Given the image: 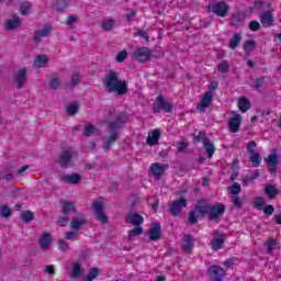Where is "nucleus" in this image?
I'll list each match as a JSON object with an SVG mask.
<instances>
[{
    "label": "nucleus",
    "instance_id": "obj_1",
    "mask_svg": "<svg viewBox=\"0 0 281 281\" xmlns=\"http://www.w3.org/2000/svg\"><path fill=\"white\" fill-rule=\"evenodd\" d=\"M102 87L106 93H117L126 95L128 93V82L122 80L120 72L109 70L102 78Z\"/></svg>",
    "mask_w": 281,
    "mask_h": 281
},
{
    "label": "nucleus",
    "instance_id": "obj_2",
    "mask_svg": "<svg viewBox=\"0 0 281 281\" xmlns=\"http://www.w3.org/2000/svg\"><path fill=\"white\" fill-rule=\"evenodd\" d=\"M126 122H128V114L125 112H120L112 121L108 123V142H117V135H120V131L126 125Z\"/></svg>",
    "mask_w": 281,
    "mask_h": 281
},
{
    "label": "nucleus",
    "instance_id": "obj_3",
    "mask_svg": "<svg viewBox=\"0 0 281 281\" xmlns=\"http://www.w3.org/2000/svg\"><path fill=\"white\" fill-rule=\"evenodd\" d=\"M154 113H172L175 111V105L170 101H166L162 94L156 97L155 102L153 103Z\"/></svg>",
    "mask_w": 281,
    "mask_h": 281
},
{
    "label": "nucleus",
    "instance_id": "obj_4",
    "mask_svg": "<svg viewBox=\"0 0 281 281\" xmlns=\"http://www.w3.org/2000/svg\"><path fill=\"white\" fill-rule=\"evenodd\" d=\"M207 10L209 12L215 14V16L225 19V16L229 14V4H227L225 1L212 2L207 5Z\"/></svg>",
    "mask_w": 281,
    "mask_h": 281
},
{
    "label": "nucleus",
    "instance_id": "obj_5",
    "mask_svg": "<svg viewBox=\"0 0 281 281\" xmlns=\"http://www.w3.org/2000/svg\"><path fill=\"white\" fill-rule=\"evenodd\" d=\"M132 58L137 63H148L153 58V49L146 46L138 47L133 52Z\"/></svg>",
    "mask_w": 281,
    "mask_h": 281
},
{
    "label": "nucleus",
    "instance_id": "obj_6",
    "mask_svg": "<svg viewBox=\"0 0 281 281\" xmlns=\"http://www.w3.org/2000/svg\"><path fill=\"white\" fill-rule=\"evenodd\" d=\"M92 210H94L95 214H97V218L98 221H100V223L104 224L106 223L108 218L106 215H104V198H98L93 204H92Z\"/></svg>",
    "mask_w": 281,
    "mask_h": 281
},
{
    "label": "nucleus",
    "instance_id": "obj_7",
    "mask_svg": "<svg viewBox=\"0 0 281 281\" xmlns=\"http://www.w3.org/2000/svg\"><path fill=\"white\" fill-rule=\"evenodd\" d=\"M214 100V94L212 91H206L202 95L200 103L196 105V110L199 113H205L210 106H212V101Z\"/></svg>",
    "mask_w": 281,
    "mask_h": 281
},
{
    "label": "nucleus",
    "instance_id": "obj_8",
    "mask_svg": "<svg viewBox=\"0 0 281 281\" xmlns=\"http://www.w3.org/2000/svg\"><path fill=\"white\" fill-rule=\"evenodd\" d=\"M75 159H78V153L66 150L59 156L58 164L61 168H67Z\"/></svg>",
    "mask_w": 281,
    "mask_h": 281
},
{
    "label": "nucleus",
    "instance_id": "obj_9",
    "mask_svg": "<svg viewBox=\"0 0 281 281\" xmlns=\"http://www.w3.org/2000/svg\"><path fill=\"white\" fill-rule=\"evenodd\" d=\"M256 143L251 142L247 145V151L250 155V161L252 164V166L255 168H258V166H260L261 161H262V157H260V155L258 154V151H256Z\"/></svg>",
    "mask_w": 281,
    "mask_h": 281
},
{
    "label": "nucleus",
    "instance_id": "obj_10",
    "mask_svg": "<svg viewBox=\"0 0 281 281\" xmlns=\"http://www.w3.org/2000/svg\"><path fill=\"white\" fill-rule=\"evenodd\" d=\"M259 21L262 25V27H273V23H276V18L273 16V11L271 10H266L263 11L260 16Z\"/></svg>",
    "mask_w": 281,
    "mask_h": 281
},
{
    "label": "nucleus",
    "instance_id": "obj_11",
    "mask_svg": "<svg viewBox=\"0 0 281 281\" xmlns=\"http://www.w3.org/2000/svg\"><path fill=\"white\" fill-rule=\"evenodd\" d=\"M266 164L269 168L270 175H276L278 172L280 157H278V155H276V153H272L266 158Z\"/></svg>",
    "mask_w": 281,
    "mask_h": 281
},
{
    "label": "nucleus",
    "instance_id": "obj_12",
    "mask_svg": "<svg viewBox=\"0 0 281 281\" xmlns=\"http://www.w3.org/2000/svg\"><path fill=\"white\" fill-rule=\"evenodd\" d=\"M13 80L18 89H23V85L27 82V69L21 68L13 75Z\"/></svg>",
    "mask_w": 281,
    "mask_h": 281
},
{
    "label": "nucleus",
    "instance_id": "obj_13",
    "mask_svg": "<svg viewBox=\"0 0 281 281\" xmlns=\"http://www.w3.org/2000/svg\"><path fill=\"white\" fill-rule=\"evenodd\" d=\"M149 170L155 179H161L166 175V170H168V165L156 162L150 166Z\"/></svg>",
    "mask_w": 281,
    "mask_h": 281
},
{
    "label": "nucleus",
    "instance_id": "obj_14",
    "mask_svg": "<svg viewBox=\"0 0 281 281\" xmlns=\"http://www.w3.org/2000/svg\"><path fill=\"white\" fill-rule=\"evenodd\" d=\"M209 271L213 281H222L225 276V270L221 266H211Z\"/></svg>",
    "mask_w": 281,
    "mask_h": 281
},
{
    "label": "nucleus",
    "instance_id": "obj_15",
    "mask_svg": "<svg viewBox=\"0 0 281 281\" xmlns=\"http://www.w3.org/2000/svg\"><path fill=\"white\" fill-rule=\"evenodd\" d=\"M187 205L188 200H186V198L173 201V203L171 204V214H173V216H179L183 207H186Z\"/></svg>",
    "mask_w": 281,
    "mask_h": 281
},
{
    "label": "nucleus",
    "instance_id": "obj_16",
    "mask_svg": "<svg viewBox=\"0 0 281 281\" xmlns=\"http://www.w3.org/2000/svg\"><path fill=\"white\" fill-rule=\"evenodd\" d=\"M126 221L133 225V227H142V225H144V216L138 213H128Z\"/></svg>",
    "mask_w": 281,
    "mask_h": 281
},
{
    "label": "nucleus",
    "instance_id": "obj_17",
    "mask_svg": "<svg viewBox=\"0 0 281 281\" xmlns=\"http://www.w3.org/2000/svg\"><path fill=\"white\" fill-rule=\"evenodd\" d=\"M222 214H225V205L216 204L210 207L211 221H216V218H218V216H222Z\"/></svg>",
    "mask_w": 281,
    "mask_h": 281
},
{
    "label": "nucleus",
    "instance_id": "obj_18",
    "mask_svg": "<svg viewBox=\"0 0 281 281\" xmlns=\"http://www.w3.org/2000/svg\"><path fill=\"white\" fill-rule=\"evenodd\" d=\"M192 249H194V238L190 235H184L182 238V250L184 254H192Z\"/></svg>",
    "mask_w": 281,
    "mask_h": 281
},
{
    "label": "nucleus",
    "instance_id": "obj_19",
    "mask_svg": "<svg viewBox=\"0 0 281 281\" xmlns=\"http://www.w3.org/2000/svg\"><path fill=\"white\" fill-rule=\"evenodd\" d=\"M240 114H235L228 121V128L231 133H238L240 131Z\"/></svg>",
    "mask_w": 281,
    "mask_h": 281
},
{
    "label": "nucleus",
    "instance_id": "obj_20",
    "mask_svg": "<svg viewBox=\"0 0 281 281\" xmlns=\"http://www.w3.org/2000/svg\"><path fill=\"white\" fill-rule=\"evenodd\" d=\"M22 21L21 18H19V15L13 14V20H5L4 21V26L5 30L12 31V30H16L18 27H21L22 25Z\"/></svg>",
    "mask_w": 281,
    "mask_h": 281
},
{
    "label": "nucleus",
    "instance_id": "obj_21",
    "mask_svg": "<svg viewBox=\"0 0 281 281\" xmlns=\"http://www.w3.org/2000/svg\"><path fill=\"white\" fill-rule=\"evenodd\" d=\"M50 32H52V29H47V27L40 31H35L33 33V41L35 45H38L43 38H47Z\"/></svg>",
    "mask_w": 281,
    "mask_h": 281
},
{
    "label": "nucleus",
    "instance_id": "obj_22",
    "mask_svg": "<svg viewBox=\"0 0 281 281\" xmlns=\"http://www.w3.org/2000/svg\"><path fill=\"white\" fill-rule=\"evenodd\" d=\"M59 179L60 181H63V183H68L70 186H76L80 183V175L78 173L64 175V176H60Z\"/></svg>",
    "mask_w": 281,
    "mask_h": 281
},
{
    "label": "nucleus",
    "instance_id": "obj_23",
    "mask_svg": "<svg viewBox=\"0 0 281 281\" xmlns=\"http://www.w3.org/2000/svg\"><path fill=\"white\" fill-rule=\"evenodd\" d=\"M149 240H159L161 238V225L154 224L148 232Z\"/></svg>",
    "mask_w": 281,
    "mask_h": 281
},
{
    "label": "nucleus",
    "instance_id": "obj_24",
    "mask_svg": "<svg viewBox=\"0 0 281 281\" xmlns=\"http://www.w3.org/2000/svg\"><path fill=\"white\" fill-rule=\"evenodd\" d=\"M82 265L80 262H74L70 270V280H78L81 273H83Z\"/></svg>",
    "mask_w": 281,
    "mask_h": 281
},
{
    "label": "nucleus",
    "instance_id": "obj_25",
    "mask_svg": "<svg viewBox=\"0 0 281 281\" xmlns=\"http://www.w3.org/2000/svg\"><path fill=\"white\" fill-rule=\"evenodd\" d=\"M85 225H87V218H85V216H78L71 221L70 228H72L75 232H78V229L85 227Z\"/></svg>",
    "mask_w": 281,
    "mask_h": 281
},
{
    "label": "nucleus",
    "instance_id": "obj_26",
    "mask_svg": "<svg viewBox=\"0 0 281 281\" xmlns=\"http://www.w3.org/2000/svg\"><path fill=\"white\" fill-rule=\"evenodd\" d=\"M240 43H243V35H240L239 33H234L229 41L228 47L233 50L237 49Z\"/></svg>",
    "mask_w": 281,
    "mask_h": 281
},
{
    "label": "nucleus",
    "instance_id": "obj_27",
    "mask_svg": "<svg viewBox=\"0 0 281 281\" xmlns=\"http://www.w3.org/2000/svg\"><path fill=\"white\" fill-rule=\"evenodd\" d=\"M225 238H226L225 234H222V235H220L217 237H214L212 239L211 244H212V247L215 251H218V249H223Z\"/></svg>",
    "mask_w": 281,
    "mask_h": 281
},
{
    "label": "nucleus",
    "instance_id": "obj_28",
    "mask_svg": "<svg viewBox=\"0 0 281 281\" xmlns=\"http://www.w3.org/2000/svg\"><path fill=\"white\" fill-rule=\"evenodd\" d=\"M142 234H144V227L135 226V228L131 229L127 233V239L130 240V243H133V240H135V238H137V236H142Z\"/></svg>",
    "mask_w": 281,
    "mask_h": 281
},
{
    "label": "nucleus",
    "instance_id": "obj_29",
    "mask_svg": "<svg viewBox=\"0 0 281 281\" xmlns=\"http://www.w3.org/2000/svg\"><path fill=\"white\" fill-rule=\"evenodd\" d=\"M61 211L64 214H76V204L70 201H64Z\"/></svg>",
    "mask_w": 281,
    "mask_h": 281
},
{
    "label": "nucleus",
    "instance_id": "obj_30",
    "mask_svg": "<svg viewBox=\"0 0 281 281\" xmlns=\"http://www.w3.org/2000/svg\"><path fill=\"white\" fill-rule=\"evenodd\" d=\"M40 245L42 249H49V247H52V235L44 233L40 238Z\"/></svg>",
    "mask_w": 281,
    "mask_h": 281
},
{
    "label": "nucleus",
    "instance_id": "obj_31",
    "mask_svg": "<svg viewBox=\"0 0 281 281\" xmlns=\"http://www.w3.org/2000/svg\"><path fill=\"white\" fill-rule=\"evenodd\" d=\"M47 63H49V57H47V55H38L34 60V65L38 69L46 67Z\"/></svg>",
    "mask_w": 281,
    "mask_h": 281
},
{
    "label": "nucleus",
    "instance_id": "obj_32",
    "mask_svg": "<svg viewBox=\"0 0 281 281\" xmlns=\"http://www.w3.org/2000/svg\"><path fill=\"white\" fill-rule=\"evenodd\" d=\"M238 109L241 111V113H247L249 109H251V103L247 100V98L241 97L238 101Z\"/></svg>",
    "mask_w": 281,
    "mask_h": 281
},
{
    "label": "nucleus",
    "instance_id": "obj_33",
    "mask_svg": "<svg viewBox=\"0 0 281 281\" xmlns=\"http://www.w3.org/2000/svg\"><path fill=\"white\" fill-rule=\"evenodd\" d=\"M82 78L80 77V74L75 72L70 77V82L66 83V87H69L70 89H75V87H78L80 85Z\"/></svg>",
    "mask_w": 281,
    "mask_h": 281
},
{
    "label": "nucleus",
    "instance_id": "obj_34",
    "mask_svg": "<svg viewBox=\"0 0 281 281\" xmlns=\"http://www.w3.org/2000/svg\"><path fill=\"white\" fill-rule=\"evenodd\" d=\"M30 10H32V2L30 1L23 2L19 8V12L22 16H27V14H30Z\"/></svg>",
    "mask_w": 281,
    "mask_h": 281
},
{
    "label": "nucleus",
    "instance_id": "obj_35",
    "mask_svg": "<svg viewBox=\"0 0 281 281\" xmlns=\"http://www.w3.org/2000/svg\"><path fill=\"white\" fill-rule=\"evenodd\" d=\"M159 139H161V131H159V128H155L150 134H148L146 142H159Z\"/></svg>",
    "mask_w": 281,
    "mask_h": 281
},
{
    "label": "nucleus",
    "instance_id": "obj_36",
    "mask_svg": "<svg viewBox=\"0 0 281 281\" xmlns=\"http://www.w3.org/2000/svg\"><path fill=\"white\" fill-rule=\"evenodd\" d=\"M97 132H98V128L93 124H87L83 127V136L85 137H91V135H95Z\"/></svg>",
    "mask_w": 281,
    "mask_h": 281
},
{
    "label": "nucleus",
    "instance_id": "obj_37",
    "mask_svg": "<svg viewBox=\"0 0 281 281\" xmlns=\"http://www.w3.org/2000/svg\"><path fill=\"white\" fill-rule=\"evenodd\" d=\"M266 194H268L269 199H276L278 196V189L273 184L266 186Z\"/></svg>",
    "mask_w": 281,
    "mask_h": 281
},
{
    "label": "nucleus",
    "instance_id": "obj_38",
    "mask_svg": "<svg viewBox=\"0 0 281 281\" xmlns=\"http://www.w3.org/2000/svg\"><path fill=\"white\" fill-rule=\"evenodd\" d=\"M204 150H205L209 159H212L216 148L214 147V144H212L210 142H205L204 143Z\"/></svg>",
    "mask_w": 281,
    "mask_h": 281
},
{
    "label": "nucleus",
    "instance_id": "obj_39",
    "mask_svg": "<svg viewBox=\"0 0 281 281\" xmlns=\"http://www.w3.org/2000/svg\"><path fill=\"white\" fill-rule=\"evenodd\" d=\"M255 47H256V42L254 40H247L244 43L245 54L249 55L250 52H254Z\"/></svg>",
    "mask_w": 281,
    "mask_h": 281
},
{
    "label": "nucleus",
    "instance_id": "obj_40",
    "mask_svg": "<svg viewBox=\"0 0 281 281\" xmlns=\"http://www.w3.org/2000/svg\"><path fill=\"white\" fill-rule=\"evenodd\" d=\"M209 211L210 206L204 203H198V205L195 206V212H198L200 216H204V214H207Z\"/></svg>",
    "mask_w": 281,
    "mask_h": 281
},
{
    "label": "nucleus",
    "instance_id": "obj_41",
    "mask_svg": "<svg viewBox=\"0 0 281 281\" xmlns=\"http://www.w3.org/2000/svg\"><path fill=\"white\" fill-rule=\"evenodd\" d=\"M134 30H135L134 36H139L140 38H145L147 43L150 41V36L148 35V32L139 27H135Z\"/></svg>",
    "mask_w": 281,
    "mask_h": 281
},
{
    "label": "nucleus",
    "instance_id": "obj_42",
    "mask_svg": "<svg viewBox=\"0 0 281 281\" xmlns=\"http://www.w3.org/2000/svg\"><path fill=\"white\" fill-rule=\"evenodd\" d=\"M78 111H80V106H78V104H76V103H72V104H69L68 106H66L67 115L74 116V115H76V113H78Z\"/></svg>",
    "mask_w": 281,
    "mask_h": 281
},
{
    "label": "nucleus",
    "instance_id": "obj_43",
    "mask_svg": "<svg viewBox=\"0 0 281 281\" xmlns=\"http://www.w3.org/2000/svg\"><path fill=\"white\" fill-rule=\"evenodd\" d=\"M12 214V209L8 205H2L0 207V216H2V218H9V216Z\"/></svg>",
    "mask_w": 281,
    "mask_h": 281
},
{
    "label": "nucleus",
    "instance_id": "obj_44",
    "mask_svg": "<svg viewBox=\"0 0 281 281\" xmlns=\"http://www.w3.org/2000/svg\"><path fill=\"white\" fill-rule=\"evenodd\" d=\"M67 8H69V2H67V0L57 1V3H56L57 12H65V10H67Z\"/></svg>",
    "mask_w": 281,
    "mask_h": 281
},
{
    "label": "nucleus",
    "instance_id": "obj_45",
    "mask_svg": "<svg viewBox=\"0 0 281 281\" xmlns=\"http://www.w3.org/2000/svg\"><path fill=\"white\" fill-rule=\"evenodd\" d=\"M217 71L221 74H227L229 71V63L227 60H223L217 65Z\"/></svg>",
    "mask_w": 281,
    "mask_h": 281
},
{
    "label": "nucleus",
    "instance_id": "obj_46",
    "mask_svg": "<svg viewBox=\"0 0 281 281\" xmlns=\"http://www.w3.org/2000/svg\"><path fill=\"white\" fill-rule=\"evenodd\" d=\"M114 25H115V21L108 20L102 23V29L104 30V32H111Z\"/></svg>",
    "mask_w": 281,
    "mask_h": 281
},
{
    "label": "nucleus",
    "instance_id": "obj_47",
    "mask_svg": "<svg viewBox=\"0 0 281 281\" xmlns=\"http://www.w3.org/2000/svg\"><path fill=\"white\" fill-rule=\"evenodd\" d=\"M49 87L53 91H56L58 87H60V79L58 77H53L50 79Z\"/></svg>",
    "mask_w": 281,
    "mask_h": 281
},
{
    "label": "nucleus",
    "instance_id": "obj_48",
    "mask_svg": "<svg viewBox=\"0 0 281 281\" xmlns=\"http://www.w3.org/2000/svg\"><path fill=\"white\" fill-rule=\"evenodd\" d=\"M78 236H80V233L78 232H68V233H65L64 238L66 240H77Z\"/></svg>",
    "mask_w": 281,
    "mask_h": 281
},
{
    "label": "nucleus",
    "instance_id": "obj_49",
    "mask_svg": "<svg viewBox=\"0 0 281 281\" xmlns=\"http://www.w3.org/2000/svg\"><path fill=\"white\" fill-rule=\"evenodd\" d=\"M135 16H137V11H135V10H132L131 12L125 13V14L123 15V18H125V20H126L128 23H133V21H135Z\"/></svg>",
    "mask_w": 281,
    "mask_h": 281
},
{
    "label": "nucleus",
    "instance_id": "obj_50",
    "mask_svg": "<svg viewBox=\"0 0 281 281\" xmlns=\"http://www.w3.org/2000/svg\"><path fill=\"white\" fill-rule=\"evenodd\" d=\"M22 218L25 223H30L34 220V213H32L31 211H24L22 212Z\"/></svg>",
    "mask_w": 281,
    "mask_h": 281
},
{
    "label": "nucleus",
    "instance_id": "obj_51",
    "mask_svg": "<svg viewBox=\"0 0 281 281\" xmlns=\"http://www.w3.org/2000/svg\"><path fill=\"white\" fill-rule=\"evenodd\" d=\"M254 207H256V210H263L265 199L263 198H256L255 202H254Z\"/></svg>",
    "mask_w": 281,
    "mask_h": 281
},
{
    "label": "nucleus",
    "instance_id": "obj_52",
    "mask_svg": "<svg viewBox=\"0 0 281 281\" xmlns=\"http://www.w3.org/2000/svg\"><path fill=\"white\" fill-rule=\"evenodd\" d=\"M240 183L234 182L232 187H229L231 194H240Z\"/></svg>",
    "mask_w": 281,
    "mask_h": 281
},
{
    "label": "nucleus",
    "instance_id": "obj_53",
    "mask_svg": "<svg viewBox=\"0 0 281 281\" xmlns=\"http://www.w3.org/2000/svg\"><path fill=\"white\" fill-rule=\"evenodd\" d=\"M260 22L252 20L249 24L248 27L250 30V32H258V30H260Z\"/></svg>",
    "mask_w": 281,
    "mask_h": 281
},
{
    "label": "nucleus",
    "instance_id": "obj_54",
    "mask_svg": "<svg viewBox=\"0 0 281 281\" xmlns=\"http://www.w3.org/2000/svg\"><path fill=\"white\" fill-rule=\"evenodd\" d=\"M126 58H128V52H126V50L119 52V54L116 56L117 63H124V60H126Z\"/></svg>",
    "mask_w": 281,
    "mask_h": 281
},
{
    "label": "nucleus",
    "instance_id": "obj_55",
    "mask_svg": "<svg viewBox=\"0 0 281 281\" xmlns=\"http://www.w3.org/2000/svg\"><path fill=\"white\" fill-rule=\"evenodd\" d=\"M199 214H198V212L196 211H191L190 213H189V223H191V225H195V223H196V218H199Z\"/></svg>",
    "mask_w": 281,
    "mask_h": 281
},
{
    "label": "nucleus",
    "instance_id": "obj_56",
    "mask_svg": "<svg viewBox=\"0 0 281 281\" xmlns=\"http://www.w3.org/2000/svg\"><path fill=\"white\" fill-rule=\"evenodd\" d=\"M206 133L201 131L198 133V135L195 136V142H210V139H207L206 137Z\"/></svg>",
    "mask_w": 281,
    "mask_h": 281
},
{
    "label": "nucleus",
    "instance_id": "obj_57",
    "mask_svg": "<svg viewBox=\"0 0 281 281\" xmlns=\"http://www.w3.org/2000/svg\"><path fill=\"white\" fill-rule=\"evenodd\" d=\"M266 247L268 249V254H271V251H273V249L276 248V241L274 239H269L267 243H266Z\"/></svg>",
    "mask_w": 281,
    "mask_h": 281
},
{
    "label": "nucleus",
    "instance_id": "obj_58",
    "mask_svg": "<svg viewBox=\"0 0 281 281\" xmlns=\"http://www.w3.org/2000/svg\"><path fill=\"white\" fill-rule=\"evenodd\" d=\"M262 85H265V77L258 78V79L255 81L254 89H255L256 91H258V89H260V87H262Z\"/></svg>",
    "mask_w": 281,
    "mask_h": 281
},
{
    "label": "nucleus",
    "instance_id": "obj_59",
    "mask_svg": "<svg viewBox=\"0 0 281 281\" xmlns=\"http://www.w3.org/2000/svg\"><path fill=\"white\" fill-rule=\"evenodd\" d=\"M76 21H78V16L69 14L66 23L67 25L71 26L74 23H76Z\"/></svg>",
    "mask_w": 281,
    "mask_h": 281
},
{
    "label": "nucleus",
    "instance_id": "obj_60",
    "mask_svg": "<svg viewBox=\"0 0 281 281\" xmlns=\"http://www.w3.org/2000/svg\"><path fill=\"white\" fill-rule=\"evenodd\" d=\"M263 213L267 215V216H271V214H273V205H267L266 207L262 209Z\"/></svg>",
    "mask_w": 281,
    "mask_h": 281
},
{
    "label": "nucleus",
    "instance_id": "obj_61",
    "mask_svg": "<svg viewBox=\"0 0 281 281\" xmlns=\"http://www.w3.org/2000/svg\"><path fill=\"white\" fill-rule=\"evenodd\" d=\"M233 204L236 205V207H243V200H240V198H238L237 195H235L233 198Z\"/></svg>",
    "mask_w": 281,
    "mask_h": 281
},
{
    "label": "nucleus",
    "instance_id": "obj_62",
    "mask_svg": "<svg viewBox=\"0 0 281 281\" xmlns=\"http://www.w3.org/2000/svg\"><path fill=\"white\" fill-rule=\"evenodd\" d=\"M216 89H218V81H211L207 91H212L214 93V91H216Z\"/></svg>",
    "mask_w": 281,
    "mask_h": 281
},
{
    "label": "nucleus",
    "instance_id": "obj_63",
    "mask_svg": "<svg viewBox=\"0 0 281 281\" xmlns=\"http://www.w3.org/2000/svg\"><path fill=\"white\" fill-rule=\"evenodd\" d=\"M243 186H250V183H254V180H251V177L245 176L241 180Z\"/></svg>",
    "mask_w": 281,
    "mask_h": 281
},
{
    "label": "nucleus",
    "instance_id": "obj_64",
    "mask_svg": "<svg viewBox=\"0 0 281 281\" xmlns=\"http://www.w3.org/2000/svg\"><path fill=\"white\" fill-rule=\"evenodd\" d=\"M186 148H188V143H186V142L179 143V145H178L179 153H186Z\"/></svg>",
    "mask_w": 281,
    "mask_h": 281
}]
</instances>
